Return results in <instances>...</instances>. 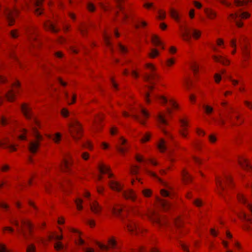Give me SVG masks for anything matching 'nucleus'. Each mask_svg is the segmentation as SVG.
Listing matches in <instances>:
<instances>
[{
    "label": "nucleus",
    "instance_id": "1",
    "mask_svg": "<svg viewBox=\"0 0 252 252\" xmlns=\"http://www.w3.org/2000/svg\"><path fill=\"white\" fill-rule=\"evenodd\" d=\"M33 125L32 126V130L33 134L35 138L34 141H31L29 143V149L30 151L32 153H35L36 152L39 146V142L42 140V136L38 133L37 126L39 125L38 122L35 118L33 120Z\"/></svg>",
    "mask_w": 252,
    "mask_h": 252
},
{
    "label": "nucleus",
    "instance_id": "2",
    "mask_svg": "<svg viewBox=\"0 0 252 252\" xmlns=\"http://www.w3.org/2000/svg\"><path fill=\"white\" fill-rule=\"evenodd\" d=\"M11 222L17 227V232L19 234L22 235L25 239L28 238V233L25 229L27 228L29 233L31 234L32 227V224L30 221L24 220H21V226H20L18 221L15 219L11 220Z\"/></svg>",
    "mask_w": 252,
    "mask_h": 252
},
{
    "label": "nucleus",
    "instance_id": "3",
    "mask_svg": "<svg viewBox=\"0 0 252 252\" xmlns=\"http://www.w3.org/2000/svg\"><path fill=\"white\" fill-rule=\"evenodd\" d=\"M237 197L239 201L246 206V207L250 211L252 215V203L248 201L247 199L242 194H238L237 195ZM237 215L242 220L246 221L252 224V219L251 217L246 214V213L243 211H242L240 213L238 214Z\"/></svg>",
    "mask_w": 252,
    "mask_h": 252
},
{
    "label": "nucleus",
    "instance_id": "4",
    "mask_svg": "<svg viewBox=\"0 0 252 252\" xmlns=\"http://www.w3.org/2000/svg\"><path fill=\"white\" fill-rule=\"evenodd\" d=\"M146 66L149 69L150 73L145 74L143 76V78L145 81L151 85L147 86L148 88L152 90L154 88L153 86L154 84V81L158 80L159 76L155 72L156 67L152 64L147 63Z\"/></svg>",
    "mask_w": 252,
    "mask_h": 252
},
{
    "label": "nucleus",
    "instance_id": "5",
    "mask_svg": "<svg viewBox=\"0 0 252 252\" xmlns=\"http://www.w3.org/2000/svg\"><path fill=\"white\" fill-rule=\"evenodd\" d=\"M69 132L75 140H78L81 136V127L79 122L76 120L69 125Z\"/></svg>",
    "mask_w": 252,
    "mask_h": 252
},
{
    "label": "nucleus",
    "instance_id": "6",
    "mask_svg": "<svg viewBox=\"0 0 252 252\" xmlns=\"http://www.w3.org/2000/svg\"><path fill=\"white\" fill-rule=\"evenodd\" d=\"M250 16V14L246 12L239 13H235L230 14L229 16V19L230 20H233L235 21L236 25L238 27H242L243 26V23L239 21L238 18L246 19Z\"/></svg>",
    "mask_w": 252,
    "mask_h": 252
},
{
    "label": "nucleus",
    "instance_id": "7",
    "mask_svg": "<svg viewBox=\"0 0 252 252\" xmlns=\"http://www.w3.org/2000/svg\"><path fill=\"white\" fill-rule=\"evenodd\" d=\"M18 10L15 8L13 10L5 8L4 13L9 26L12 25L14 23V16L17 15Z\"/></svg>",
    "mask_w": 252,
    "mask_h": 252
},
{
    "label": "nucleus",
    "instance_id": "8",
    "mask_svg": "<svg viewBox=\"0 0 252 252\" xmlns=\"http://www.w3.org/2000/svg\"><path fill=\"white\" fill-rule=\"evenodd\" d=\"M190 31L192 32V35L195 39L198 38L200 35L201 32L194 29H186L185 32L182 34L184 40L189 41L190 39Z\"/></svg>",
    "mask_w": 252,
    "mask_h": 252
},
{
    "label": "nucleus",
    "instance_id": "9",
    "mask_svg": "<svg viewBox=\"0 0 252 252\" xmlns=\"http://www.w3.org/2000/svg\"><path fill=\"white\" fill-rule=\"evenodd\" d=\"M148 217L151 221L157 223L158 225H161L166 223L165 220L161 219L159 215L154 211H151L148 215Z\"/></svg>",
    "mask_w": 252,
    "mask_h": 252
},
{
    "label": "nucleus",
    "instance_id": "10",
    "mask_svg": "<svg viewBox=\"0 0 252 252\" xmlns=\"http://www.w3.org/2000/svg\"><path fill=\"white\" fill-rule=\"evenodd\" d=\"M126 225L128 231L134 234H138L142 231V229L138 227L136 222L128 220L126 222Z\"/></svg>",
    "mask_w": 252,
    "mask_h": 252
},
{
    "label": "nucleus",
    "instance_id": "11",
    "mask_svg": "<svg viewBox=\"0 0 252 252\" xmlns=\"http://www.w3.org/2000/svg\"><path fill=\"white\" fill-rule=\"evenodd\" d=\"M156 119L158 127L162 130L165 134H168L167 132L164 129V126L168 125V122L165 118V116L161 113H159L156 117Z\"/></svg>",
    "mask_w": 252,
    "mask_h": 252
},
{
    "label": "nucleus",
    "instance_id": "12",
    "mask_svg": "<svg viewBox=\"0 0 252 252\" xmlns=\"http://www.w3.org/2000/svg\"><path fill=\"white\" fill-rule=\"evenodd\" d=\"M246 42L247 38L245 36H242L239 41L240 45L243 52V55L245 59H247V56L249 55V51L247 45L246 44Z\"/></svg>",
    "mask_w": 252,
    "mask_h": 252
},
{
    "label": "nucleus",
    "instance_id": "13",
    "mask_svg": "<svg viewBox=\"0 0 252 252\" xmlns=\"http://www.w3.org/2000/svg\"><path fill=\"white\" fill-rule=\"evenodd\" d=\"M126 140L123 137H121L119 141V145L116 146L117 150L121 154H124L127 150L128 147L126 145Z\"/></svg>",
    "mask_w": 252,
    "mask_h": 252
},
{
    "label": "nucleus",
    "instance_id": "14",
    "mask_svg": "<svg viewBox=\"0 0 252 252\" xmlns=\"http://www.w3.org/2000/svg\"><path fill=\"white\" fill-rule=\"evenodd\" d=\"M122 194L126 199H130L132 201H135L137 198L136 194L131 189L123 191Z\"/></svg>",
    "mask_w": 252,
    "mask_h": 252
},
{
    "label": "nucleus",
    "instance_id": "15",
    "mask_svg": "<svg viewBox=\"0 0 252 252\" xmlns=\"http://www.w3.org/2000/svg\"><path fill=\"white\" fill-rule=\"evenodd\" d=\"M91 211L95 214H99L102 210V207L95 200L90 203Z\"/></svg>",
    "mask_w": 252,
    "mask_h": 252
},
{
    "label": "nucleus",
    "instance_id": "16",
    "mask_svg": "<svg viewBox=\"0 0 252 252\" xmlns=\"http://www.w3.org/2000/svg\"><path fill=\"white\" fill-rule=\"evenodd\" d=\"M0 147L8 149L11 151L16 150L15 147L11 144L6 138L0 140Z\"/></svg>",
    "mask_w": 252,
    "mask_h": 252
},
{
    "label": "nucleus",
    "instance_id": "17",
    "mask_svg": "<svg viewBox=\"0 0 252 252\" xmlns=\"http://www.w3.org/2000/svg\"><path fill=\"white\" fill-rule=\"evenodd\" d=\"M156 97L158 99L161 103L166 104L169 101L170 104L174 108L178 107L177 104L172 99H168L167 98L163 96H156Z\"/></svg>",
    "mask_w": 252,
    "mask_h": 252
},
{
    "label": "nucleus",
    "instance_id": "18",
    "mask_svg": "<svg viewBox=\"0 0 252 252\" xmlns=\"http://www.w3.org/2000/svg\"><path fill=\"white\" fill-rule=\"evenodd\" d=\"M21 110L27 119H31L32 117L31 108L26 104H23L21 106Z\"/></svg>",
    "mask_w": 252,
    "mask_h": 252
},
{
    "label": "nucleus",
    "instance_id": "19",
    "mask_svg": "<svg viewBox=\"0 0 252 252\" xmlns=\"http://www.w3.org/2000/svg\"><path fill=\"white\" fill-rule=\"evenodd\" d=\"M239 162L241 167L246 170H249L252 168L248 159L245 158H241L239 160Z\"/></svg>",
    "mask_w": 252,
    "mask_h": 252
},
{
    "label": "nucleus",
    "instance_id": "20",
    "mask_svg": "<svg viewBox=\"0 0 252 252\" xmlns=\"http://www.w3.org/2000/svg\"><path fill=\"white\" fill-rule=\"evenodd\" d=\"M110 187L113 190L121 191L122 189V185L118 182L111 180L109 182Z\"/></svg>",
    "mask_w": 252,
    "mask_h": 252
},
{
    "label": "nucleus",
    "instance_id": "21",
    "mask_svg": "<svg viewBox=\"0 0 252 252\" xmlns=\"http://www.w3.org/2000/svg\"><path fill=\"white\" fill-rule=\"evenodd\" d=\"M180 122L182 127V128L180 130V133L183 137H186L187 136L186 131L187 130V126H188L187 122L184 119H181Z\"/></svg>",
    "mask_w": 252,
    "mask_h": 252
},
{
    "label": "nucleus",
    "instance_id": "22",
    "mask_svg": "<svg viewBox=\"0 0 252 252\" xmlns=\"http://www.w3.org/2000/svg\"><path fill=\"white\" fill-rule=\"evenodd\" d=\"M213 58L216 62L220 63L223 65H228L229 63V61L222 56H214Z\"/></svg>",
    "mask_w": 252,
    "mask_h": 252
},
{
    "label": "nucleus",
    "instance_id": "23",
    "mask_svg": "<svg viewBox=\"0 0 252 252\" xmlns=\"http://www.w3.org/2000/svg\"><path fill=\"white\" fill-rule=\"evenodd\" d=\"M44 26L46 30H50L53 32H57L59 31V29L56 28L54 24L50 21L46 22Z\"/></svg>",
    "mask_w": 252,
    "mask_h": 252
},
{
    "label": "nucleus",
    "instance_id": "24",
    "mask_svg": "<svg viewBox=\"0 0 252 252\" xmlns=\"http://www.w3.org/2000/svg\"><path fill=\"white\" fill-rule=\"evenodd\" d=\"M42 0H34V4L36 6L35 9V14L37 15H39L42 13V10L40 7V4H41Z\"/></svg>",
    "mask_w": 252,
    "mask_h": 252
},
{
    "label": "nucleus",
    "instance_id": "25",
    "mask_svg": "<svg viewBox=\"0 0 252 252\" xmlns=\"http://www.w3.org/2000/svg\"><path fill=\"white\" fill-rule=\"evenodd\" d=\"M182 176L183 180L185 183H188L191 181V176L185 169H183L182 171Z\"/></svg>",
    "mask_w": 252,
    "mask_h": 252
},
{
    "label": "nucleus",
    "instance_id": "26",
    "mask_svg": "<svg viewBox=\"0 0 252 252\" xmlns=\"http://www.w3.org/2000/svg\"><path fill=\"white\" fill-rule=\"evenodd\" d=\"M160 203L165 210L169 209L171 207V203L167 200H161Z\"/></svg>",
    "mask_w": 252,
    "mask_h": 252
},
{
    "label": "nucleus",
    "instance_id": "27",
    "mask_svg": "<svg viewBox=\"0 0 252 252\" xmlns=\"http://www.w3.org/2000/svg\"><path fill=\"white\" fill-rule=\"evenodd\" d=\"M116 2L117 3V6H118V8L123 12V20H125L127 18H128V15L125 12H123V7L121 5V2L124 0H115Z\"/></svg>",
    "mask_w": 252,
    "mask_h": 252
},
{
    "label": "nucleus",
    "instance_id": "28",
    "mask_svg": "<svg viewBox=\"0 0 252 252\" xmlns=\"http://www.w3.org/2000/svg\"><path fill=\"white\" fill-rule=\"evenodd\" d=\"M137 112L140 113L143 119H147L149 116L148 112L141 106H140L139 110H137Z\"/></svg>",
    "mask_w": 252,
    "mask_h": 252
},
{
    "label": "nucleus",
    "instance_id": "29",
    "mask_svg": "<svg viewBox=\"0 0 252 252\" xmlns=\"http://www.w3.org/2000/svg\"><path fill=\"white\" fill-rule=\"evenodd\" d=\"M170 14L171 16L174 18L176 21L179 22L180 18L177 12L173 8L170 9Z\"/></svg>",
    "mask_w": 252,
    "mask_h": 252
},
{
    "label": "nucleus",
    "instance_id": "30",
    "mask_svg": "<svg viewBox=\"0 0 252 252\" xmlns=\"http://www.w3.org/2000/svg\"><path fill=\"white\" fill-rule=\"evenodd\" d=\"M158 147L161 152H164L167 150L166 142L163 139H161L158 144Z\"/></svg>",
    "mask_w": 252,
    "mask_h": 252
},
{
    "label": "nucleus",
    "instance_id": "31",
    "mask_svg": "<svg viewBox=\"0 0 252 252\" xmlns=\"http://www.w3.org/2000/svg\"><path fill=\"white\" fill-rule=\"evenodd\" d=\"M5 96L8 100L12 101L14 100L15 93L13 90H10L5 94Z\"/></svg>",
    "mask_w": 252,
    "mask_h": 252
},
{
    "label": "nucleus",
    "instance_id": "32",
    "mask_svg": "<svg viewBox=\"0 0 252 252\" xmlns=\"http://www.w3.org/2000/svg\"><path fill=\"white\" fill-rule=\"evenodd\" d=\"M252 1V0H234V3L237 6H241L247 4L249 2Z\"/></svg>",
    "mask_w": 252,
    "mask_h": 252
},
{
    "label": "nucleus",
    "instance_id": "33",
    "mask_svg": "<svg viewBox=\"0 0 252 252\" xmlns=\"http://www.w3.org/2000/svg\"><path fill=\"white\" fill-rule=\"evenodd\" d=\"M111 210L113 214L119 215L122 211L123 208L120 206H113L111 208Z\"/></svg>",
    "mask_w": 252,
    "mask_h": 252
},
{
    "label": "nucleus",
    "instance_id": "34",
    "mask_svg": "<svg viewBox=\"0 0 252 252\" xmlns=\"http://www.w3.org/2000/svg\"><path fill=\"white\" fill-rule=\"evenodd\" d=\"M217 184L218 186L219 191L220 193V191L224 190L225 189V187L223 184V182L221 179H217Z\"/></svg>",
    "mask_w": 252,
    "mask_h": 252
},
{
    "label": "nucleus",
    "instance_id": "35",
    "mask_svg": "<svg viewBox=\"0 0 252 252\" xmlns=\"http://www.w3.org/2000/svg\"><path fill=\"white\" fill-rule=\"evenodd\" d=\"M205 12L209 18L213 19L216 16V13L211 9H206Z\"/></svg>",
    "mask_w": 252,
    "mask_h": 252
},
{
    "label": "nucleus",
    "instance_id": "36",
    "mask_svg": "<svg viewBox=\"0 0 252 252\" xmlns=\"http://www.w3.org/2000/svg\"><path fill=\"white\" fill-rule=\"evenodd\" d=\"M98 169L99 172L101 173H108L110 170V168L104 165L100 164L99 165Z\"/></svg>",
    "mask_w": 252,
    "mask_h": 252
},
{
    "label": "nucleus",
    "instance_id": "37",
    "mask_svg": "<svg viewBox=\"0 0 252 252\" xmlns=\"http://www.w3.org/2000/svg\"><path fill=\"white\" fill-rule=\"evenodd\" d=\"M145 170L149 175H150L154 177L156 179H158V181H159L161 183H162L163 184H164V182L160 178H159L155 173H154L150 170H148L147 169H145Z\"/></svg>",
    "mask_w": 252,
    "mask_h": 252
},
{
    "label": "nucleus",
    "instance_id": "38",
    "mask_svg": "<svg viewBox=\"0 0 252 252\" xmlns=\"http://www.w3.org/2000/svg\"><path fill=\"white\" fill-rule=\"evenodd\" d=\"M152 41L155 45H160L162 44L160 40L158 39V37L156 35H153L152 36Z\"/></svg>",
    "mask_w": 252,
    "mask_h": 252
},
{
    "label": "nucleus",
    "instance_id": "39",
    "mask_svg": "<svg viewBox=\"0 0 252 252\" xmlns=\"http://www.w3.org/2000/svg\"><path fill=\"white\" fill-rule=\"evenodd\" d=\"M2 98L0 97V104L2 103ZM8 120L7 119L3 116L0 117V124L3 126H4L8 124Z\"/></svg>",
    "mask_w": 252,
    "mask_h": 252
},
{
    "label": "nucleus",
    "instance_id": "40",
    "mask_svg": "<svg viewBox=\"0 0 252 252\" xmlns=\"http://www.w3.org/2000/svg\"><path fill=\"white\" fill-rule=\"evenodd\" d=\"M62 135L60 133H56L52 138V140L56 143H59L61 139Z\"/></svg>",
    "mask_w": 252,
    "mask_h": 252
},
{
    "label": "nucleus",
    "instance_id": "41",
    "mask_svg": "<svg viewBox=\"0 0 252 252\" xmlns=\"http://www.w3.org/2000/svg\"><path fill=\"white\" fill-rule=\"evenodd\" d=\"M75 202L76 203L77 209L79 210H81L83 209V206L82 205L83 202L82 199L77 198L75 200Z\"/></svg>",
    "mask_w": 252,
    "mask_h": 252
},
{
    "label": "nucleus",
    "instance_id": "42",
    "mask_svg": "<svg viewBox=\"0 0 252 252\" xmlns=\"http://www.w3.org/2000/svg\"><path fill=\"white\" fill-rule=\"evenodd\" d=\"M103 38H104V40L105 44L108 46H110V44H111L110 42V36L109 35H108L106 33L104 32L103 33Z\"/></svg>",
    "mask_w": 252,
    "mask_h": 252
},
{
    "label": "nucleus",
    "instance_id": "43",
    "mask_svg": "<svg viewBox=\"0 0 252 252\" xmlns=\"http://www.w3.org/2000/svg\"><path fill=\"white\" fill-rule=\"evenodd\" d=\"M69 161L66 158H64L62 165V169L65 170V169H68L69 168Z\"/></svg>",
    "mask_w": 252,
    "mask_h": 252
},
{
    "label": "nucleus",
    "instance_id": "44",
    "mask_svg": "<svg viewBox=\"0 0 252 252\" xmlns=\"http://www.w3.org/2000/svg\"><path fill=\"white\" fill-rule=\"evenodd\" d=\"M103 119V118L101 116H98L97 119H95L94 121V125H95V128L96 130H98V123L99 122L101 121Z\"/></svg>",
    "mask_w": 252,
    "mask_h": 252
},
{
    "label": "nucleus",
    "instance_id": "45",
    "mask_svg": "<svg viewBox=\"0 0 252 252\" xmlns=\"http://www.w3.org/2000/svg\"><path fill=\"white\" fill-rule=\"evenodd\" d=\"M132 116L134 119L138 121L141 124H145V122L144 121V120L137 114H134L133 115H132Z\"/></svg>",
    "mask_w": 252,
    "mask_h": 252
},
{
    "label": "nucleus",
    "instance_id": "46",
    "mask_svg": "<svg viewBox=\"0 0 252 252\" xmlns=\"http://www.w3.org/2000/svg\"><path fill=\"white\" fill-rule=\"evenodd\" d=\"M54 248L57 251L62 250L64 248L63 245L61 242H57L55 244Z\"/></svg>",
    "mask_w": 252,
    "mask_h": 252
},
{
    "label": "nucleus",
    "instance_id": "47",
    "mask_svg": "<svg viewBox=\"0 0 252 252\" xmlns=\"http://www.w3.org/2000/svg\"><path fill=\"white\" fill-rule=\"evenodd\" d=\"M139 167L138 166H134L130 169V173L133 175H137L138 173Z\"/></svg>",
    "mask_w": 252,
    "mask_h": 252
},
{
    "label": "nucleus",
    "instance_id": "48",
    "mask_svg": "<svg viewBox=\"0 0 252 252\" xmlns=\"http://www.w3.org/2000/svg\"><path fill=\"white\" fill-rule=\"evenodd\" d=\"M203 107L205 109L206 113L208 114L211 113L213 111V108L208 105H204Z\"/></svg>",
    "mask_w": 252,
    "mask_h": 252
},
{
    "label": "nucleus",
    "instance_id": "49",
    "mask_svg": "<svg viewBox=\"0 0 252 252\" xmlns=\"http://www.w3.org/2000/svg\"><path fill=\"white\" fill-rule=\"evenodd\" d=\"M48 238L49 240H51L53 239H55L56 240H60L63 239V236L59 235H50L48 236Z\"/></svg>",
    "mask_w": 252,
    "mask_h": 252
},
{
    "label": "nucleus",
    "instance_id": "50",
    "mask_svg": "<svg viewBox=\"0 0 252 252\" xmlns=\"http://www.w3.org/2000/svg\"><path fill=\"white\" fill-rule=\"evenodd\" d=\"M158 55V52L157 49H153L150 53V56L151 58H155Z\"/></svg>",
    "mask_w": 252,
    "mask_h": 252
},
{
    "label": "nucleus",
    "instance_id": "51",
    "mask_svg": "<svg viewBox=\"0 0 252 252\" xmlns=\"http://www.w3.org/2000/svg\"><path fill=\"white\" fill-rule=\"evenodd\" d=\"M158 18L160 20H163L166 17V13L165 11L162 10H158Z\"/></svg>",
    "mask_w": 252,
    "mask_h": 252
},
{
    "label": "nucleus",
    "instance_id": "52",
    "mask_svg": "<svg viewBox=\"0 0 252 252\" xmlns=\"http://www.w3.org/2000/svg\"><path fill=\"white\" fill-rule=\"evenodd\" d=\"M35 247L33 245H30L27 248V252H35Z\"/></svg>",
    "mask_w": 252,
    "mask_h": 252
},
{
    "label": "nucleus",
    "instance_id": "53",
    "mask_svg": "<svg viewBox=\"0 0 252 252\" xmlns=\"http://www.w3.org/2000/svg\"><path fill=\"white\" fill-rule=\"evenodd\" d=\"M87 8L90 11L93 12L95 10V6L93 3L91 2H88L87 3Z\"/></svg>",
    "mask_w": 252,
    "mask_h": 252
},
{
    "label": "nucleus",
    "instance_id": "54",
    "mask_svg": "<svg viewBox=\"0 0 252 252\" xmlns=\"http://www.w3.org/2000/svg\"><path fill=\"white\" fill-rule=\"evenodd\" d=\"M142 192L145 197H149L151 194V191L149 189H143Z\"/></svg>",
    "mask_w": 252,
    "mask_h": 252
},
{
    "label": "nucleus",
    "instance_id": "55",
    "mask_svg": "<svg viewBox=\"0 0 252 252\" xmlns=\"http://www.w3.org/2000/svg\"><path fill=\"white\" fill-rule=\"evenodd\" d=\"M190 67L195 74L197 72L198 67L195 63H192Z\"/></svg>",
    "mask_w": 252,
    "mask_h": 252
},
{
    "label": "nucleus",
    "instance_id": "56",
    "mask_svg": "<svg viewBox=\"0 0 252 252\" xmlns=\"http://www.w3.org/2000/svg\"><path fill=\"white\" fill-rule=\"evenodd\" d=\"M150 134L148 133H147L143 136V137L142 138L141 140L142 142H145L146 141H148L150 139Z\"/></svg>",
    "mask_w": 252,
    "mask_h": 252
},
{
    "label": "nucleus",
    "instance_id": "57",
    "mask_svg": "<svg viewBox=\"0 0 252 252\" xmlns=\"http://www.w3.org/2000/svg\"><path fill=\"white\" fill-rule=\"evenodd\" d=\"M78 30L81 33L83 36H85L87 32V28L84 26L83 27H79Z\"/></svg>",
    "mask_w": 252,
    "mask_h": 252
},
{
    "label": "nucleus",
    "instance_id": "58",
    "mask_svg": "<svg viewBox=\"0 0 252 252\" xmlns=\"http://www.w3.org/2000/svg\"><path fill=\"white\" fill-rule=\"evenodd\" d=\"M214 78H215V82L217 83H219L221 79V76L220 74H218V73H216L215 74Z\"/></svg>",
    "mask_w": 252,
    "mask_h": 252
},
{
    "label": "nucleus",
    "instance_id": "59",
    "mask_svg": "<svg viewBox=\"0 0 252 252\" xmlns=\"http://www.w3.org/2000/svg\"><path fill=\"white\" fill-rule=\"evenodd\" d=\"M193 203L197 207H200L202 205V202L199 199L194 200Z\"/></svg>",
    "mask_w": 252,
    "mask_h": 252
},
{
    "label": "nucleus",
    "instance_id": "60",
    "mask_svg": "<svg viewBox=\"0 0 252 252\" xmlns=\"http://www.w3.org/2000/svg\"><path fill=\"white\" fill-rule=\"evenodd\" d=\"M108 244L110 247L114 248L116 244L115 240L113 239H110L108 241Z\"/></svg>",
    "mask_w": 252,
    "mask_h": 252
},
{
    "label": "nucleus",
    "instance_id": "61",
    "mask_svg": "<svg viewBox=\"0 0 252 252\" xmlns=\"http://www.w3.org/2000/svg\"><path fill=\"white\" fill-rule=\"evenodd\" d=\"M0 252H10L4 245H0Z\"/></svg>",
    "mask_w": 252,
    "mask_h": 252
},
{
    "label": "nucleus",
    "instance_id": "62",
    "mask_svg": "<svg viewBox=\"0 0 252 252\" xmlns=\"http://www.w3.org/2000/svg\"><path fill=\"white\" fill-rule=\"evenodd\" d=\"M82 146L83 147L87 148L89 149H91L92 147V145L89 141H87L86 143H83Z\"/></svg>",
    "mask_w": 252,
    "mask_h": 252
},
{
    "label": "nucleus",
    "instance_id": "63",
    "mask_svg": "<svg viewBox=\"0 0 252 252\" xmlns=\"http://www.w3.org/2000/svg\"><path fill=\"white\" fill-rule=\"evenodd\" d=\"M119 48L120 51L121 52V53H125L126 52L127 50L125 48V47H124V46H123L122 45H121L120 44L119 45Z\"/></svg>",
    "mask_w": 252,
    "mask_h": 252
},
{
    "label": "nucleus",
    "instance_id": "64",
    "mask_svg": "<svg viewBox=\"0 0 252 252\" xmlns=\"http://www.w3.org/2000/svg\"><path fill=\"white\" fill-rule=\"evenodd\" d=\"M97 246L101 249H102V250H107L108 249V246H106V245H103L100 243H99V242H97Z\"/></svg>",
    "mask_w": 252,
    "mask_h": 252
}]
</instances>
